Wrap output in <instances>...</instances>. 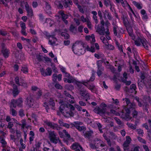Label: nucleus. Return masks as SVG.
<instances>
[{
  "label": "nucleus",
  "mask_w": 151,
  "mask_h": 151,
  "mask_svg": "<svg viewBox=\"0 0 151 151\" xmlns=\"http://www.w3.org/2000/svg\"><path fill=\"white\" fill-rule=\"evenodd\" d=\"M49 138L50 141L52 143L56 144L58 142L59 137L57 136V134L54 131H49Z\"/></svg>",
  "instance_id": "nucleus-2"
},
{
  "label": "nucleus",
  "mask_w": 151,
  "mask_h": 151,
  "mask_svg": "<svg viewBox=\"0 0 151 151\" xmlns=\"http://www.w3.org/2000/svg\"><path fill=\"white\" fill-rule=\"evenodd\" d=\"M118 28V26L116 25H114L113 27V32L114 34L117 37H119L120 35L119 33H117V29Z\"/></svg>",
  "instance_id": "nucleus-33"
},
{
  "label": "nucleus",
  "mask_w": 151,
  "mask_h": 151,
  "mask_svg": "<svg viewBox=\"0 0 151 151\" xmlns=\"http://www.w3.org/2000/svg\"><path fill=\"white\" fill-rule=\"evenodd\" d=\"M93 133V132L92 130L86 131L85 132H83V135L85 137L88 138H89L91 137Z\"/></svg>",
  "instance_id": "nucleus-17"
},
{
  "label": "nucleus",
  "mask_w": 151,
  "mask_h": 151,
  "mask_svg": "<svg viewBox=\"0 0 151 151\" xmlns=\"http://www.w3.org/2000/svg\"><path fill=\"white\" fill-rule=\"evenodd\" d=\"M36 58L37 60L39 61H41L43 60L44 58V57L41 55H37L36 56Z\"/></svg>",
  "instance_id": "nucleus-44"
},
{
  "label": "nucleus",
  "mask_w": 151,
  "mask_h": 151,
  "mask_svg": "<svg viewBox=\"0 0 151 151\" xmlns=\"http://www.w3.org/2000/svg\"><path fill=\"white\" fill-rule=\"evenodd\" d=\"M13 89L12 93L14 97H15L19 93V91L18 89L17 86L15 84H13Z\"/></svg>",
  "instance_id": "nucleus-15"
},
{
  "label": "nucleus",
  "mask_w": 151,
  "mask_h": 151,
  "mask_svg": "<svg viewBox=\"0 0 151 151\" xmlns=\"http://www.w3.org/2000/svg\"><path fill=\"white\" fill-rule=\"evenodd\" d=\"M23 102L22 99L20 98L17 100L13 99L11 100L10 103V107L13 106L14 108H16L17 106L19 107H21L22 106Z\"/></svg>",
  "instance_id": "nucleus-1"
},
{
  "label": "nucleus",
  "mask_w": 151,
  "mask_h": 151,
  "mask_svg": "<svg viewBox=\"0 0 151 151\" xmlns=\"http://www.w3.org/2000/svg\"><path fill=\"white\" fill-rule=\"evenodd\" d=\"M45 35L47 37H49V39L50 37H51L52 38L54 39H56V38L55 37H54V35H50V34L47 32H45L44 33Z\"/></svg>",
  "instance_id": "nucleus-51"
},
{
  "label": "nucleus",
  "mask_w": 151,
  "mask_h": 151,
  "mask_svg": "<svg viewBox=\"0 0 151 151\" xmlns=\"http://www.w3.org/2000/svg\"><path fill=\"white\" fill-rule=\"evenodd\" d=\"M52 73V70L50 68H47L45 70V75L50 76Z\"/></svg>",
  "instance_id": "nucleus-34"
},
{
  "label": "nucleus",
  "mask_w": 151,
  "mask_h": 151,
  "mask_svg": "<svg viewBox=\"0 0 151 151\" xmlns=\"http://www.w3.org/2000/svg\"><path fill=\"white\" fill-rule=\"evenodd\" d=\"M137 138L139 141L145 144L146 143V142L145 140L143 139L141 137H138Z\"/></svg>",
  "instance_id": "nucleus-62"
},
{
  "label": "nucleus",
  "mask_w": 151,
  "mask_h": 151,
  "mask_svg": "<svg viewBox=\"0 0 151 151\" xmlns=\"http://www.w3.org/2000/svg\"><path fill=\"white\" fill-rule=\"evenodd\" d=\"M87 87L92 91L95 88V86L93 84H88V85H87Z\"/></svg>",
  "instance_id": "nucleus-55"
},
{
  "label": "nucleus",
  "mask_w": 151,
  "mask_h": 151,
  "mask_svg": "<svg viewBox=\"0 0 151 151\" xmlns=\"http://www.w3.org/2000/svg\"><path fill=\"white\" fill-rule=\"evenodd\" d=\"M66 107L67 108H70V111H74L75 109V107L72 104H66Z\"/></svg>",
  "instance_id": "nucleus-40"
},
{
  "label": "nucleus",
  "mask_w": 151,
  "mask_h": 151,
  "mask_svg": "<svg viewBox=\"0 0 151 151\" xmlns=\"http://www.w3.org/2000/svg\"><path fill=\"white\" fill-rule=\"evenodd\" d=\"M63 0H56L55 2V4L58 9H62L63 8Z\"/></svg>",
  "instance_id": "nucleus-12"
},
{
  "label": "nucleus",
  "mask_w": 151,
  "mask_h": 151,
  "mask_svg": "<svg viewBox=\"0 0 151 151\" xmlns=\"http://www.w3.org/2000/svg\"><path fill=\"white\" fill-rule=\"evenodd\" d=\"M129 107L125 108L124 109V111L123 110L122 114H121V117L127 121L130 120L132 117L130 116V112Z\"/></svg>",
  "instance_id": "nucleus-4"
},
{
  "label": "nucleus",
  "mask_w": 151,
  "mask_h": 151,
  "mask_svg": "<svg viewBox=\"0 0 151 151\" xmlns=\"http://www.w3.org/2000/svg\"><path fill=\"white\" fill-rule=\"evenodd\" d=\"M138 134L140 136H142L144 134L143 131L140 129H138L137 130Z\"/></svg>",
  "instance_id": "nucleus-53"
},
{
  "label": "nucleus",
  "mask_w": 151,
  "mask_h": 151,
  "mask_svg": "<svg viewBox=\"0 0 151 151\" xmlns=\"http://www.w3.org/2000/svg\"><path fill=\"white\" fill-rule=\"evenodd\" d=\"M141 43L142 45L147 50H148V42L147 40L145 38H142V39L141 40Z\"/></svg>",
  "instance_id": "nucleus-14"
},
{
  "label": "nucleus",
  "mask_w": 151,
  "mask_h": 151,
  "mask_svg": "<svg viewBox=\"0 0 151 151\" xmlns=\"http://www.w3.org/2000/svg\"><path fill=\"white\" fill-rule=\"evenodd\" d=\"M15 83L16 84L18 85L19 86L21 85V84L19 82V77L18 76H17L15 77L14 80Z\"/></svg>",
  "instance_id": "nucleus-56"
},
{
  "label": "nucleus",
  "mask_w": 151,
  "mask_h": 151,
  "mask_svg": "<svg viewBox=\"0 0 151 151\" xmlns=\"http://www.w3.org/2000/svg\"><path fill=\"white\" fill-rule=\"evenodd\" d=\"M96 32L100 35H104L106 32L104 26L100 25V24L98 25L96 28Z\"/></svg>",
  "instance_id": "nucleus-9"
},
{
  "label": "nucleus",
  "mask_w": 151,
  "mask_h": 151,
  "mask_svg": "<svg viewBox=\"0 0 151 151\" xmlns=\"http://www.w3.org/2000/svg\"><path fill=\"white\" fill-rule=\"evenodd\" d=\"M10 111L12 115L14 116H16L17 115V112L16 111L13 109V106H12V107H10Z\"/></svg>",
  "instance_id": "nucleus-28"
},
{
  "label": "nucleus",
  "mask_w": 151,
  "mask_h": 151,
  "mask_svg": "<svg viewBox=\"0 0 151 151\" xmlns=\"http://www.w3.org/2000/svg\"><path fill=\"white\" fill-rule=\"evenodd\" d=\"M63 132L65 133V135L67 137V139H69L70 138V134L68 133V132L65 130H63Z\"/></svg>",
  "instance_id": "nucleus-50"
},
{
  "label": "nucleus",
  "mask_w": 151,
  "mask_h": 151,
  "mask_svg": "<svg viewBox=\"0 0 151 151\" xmlns=\"http://www.w3.org/2000/svg\"><path fill=\"white\" fill-rule=\"evenodd\" d=\"M104 4L106 6H108L109 4H111L110 1L109 0H104Z\"/></svg>",
  "instance_id": "nucleus-57"
},
{
  "label": "nucleus",
  "mask_w": 151,
  "mask_h": 151,
  "mask_svg": "<svg viewBox=\"0 0 151 151\" xmlns=\"http://www.w3.org/2000/svg\"><path fill=\"white\" fill-rule=\"evenodd\" d=\"M127 31L130 36H132L133 35V30L131 27H129L127 28Z\"/></svg>",
  "instance_id": "nucleus-38"
},
{
  "label": "nucleus",
  "mask_w": 151,
  "mask_h": 151,
  "mask_svg": "<svg viewBox=\"0 0 151 151\" xmlns=\"http://www.w3.org/2000/svg\"><path fill=\"white\" fill-rule=\"evenodd\" d=\"M21 71L25 73H28V68L25 66H24L22 67Z\"/></svg>",
  "instance_id": "nucleus-45"
},
{
  "label": "nucleus",
  "mask_w": 151,
  "mask_h": 151,
  "mask_svg": "<svg viewBox=\"0 0 151 151\" xmlns=\"http://www.w3.org/2000/svg\"><path fill=\"white\" fill-rule=\"evenodd\" d=\"M41 144V143L39 142H36L35 144L36 147H33L34 151H39L38 150L39 148L40 147Z\"/></svg>",
  "instance_id": "nucleus-25"
},
{
  "label": "nucleus",
  "mask_w": 151,
  "mask_h": 151,
  "mask_svg": "<svg viewBox=\"0 0 151 151\" xmlns=\"http://www.w3.org/2000/svg\"><path fill=\"white\" fill-rule=\"evenodd\" d=\"M78 43H79L78 42ZM84 44L83 43L79 42V43H78L77 42H76L75 43V44L73 45L72 47V49L73 51V52L74 53L76 54L77 55H79V53H78L76 52V51H75L74 50V47H76V49L78 48H79V47L80 46H82L83 47H84Z\"/></svg>",
  "instance_id": "nucleus-8"
},
{
  "label": "nucleus",
  "mask_w": 151,
  "mask_h": 151,
  "mask_svg": "<svg viewBox=\"0 0 151 151\" xmlns=\"http://www.w3.org/2000/svg\"><path fill=\"white\" fill-rule=\"evenodd\" d=\"M83 123L81 122L80 121H76L75 122H73V123H71L70 125H71V127L70 128H73V127H75L76 128V127L78 125H82L83 124Z\"/></svg>",
  "instance_id": "nucleus-22"
},
{
  "label": "nucleus",
  "mask_w": 151,
  "mask_h": 151,
  "mask_svg": "<svg viewBox=\"0 0 151 151\" xmlns=\"http://www.w3.org/2000/svg\"><path fill=\"white\" fill-rule=\"evenodd\" d=\"M1 45L2 48L1 52L3 56L6 58H8L10 53L9 50L5 47V45L4 43H2Z\"/></svg>",
  "instance_id": "nucleus-5"
},
{
  "label": "nucleus",
  "mask_w": 151,
  "mask_h": 151,
  "mask_svg": "<svg viewBox=\"0 0 151 151\" xmlns=\"http://www.w3.org/2000/svg\"><path fill=\"white\" fill-rule=\"evenodd\" d=\"M109 12L108 11L106 10L104 12H103V13L104 15V17L105 18H106V16H107Z\"/></svg>",
  "instance_id": "nucleus-63"
},
{
  "label": "nucleus",
  "mask_w": 151,
  "mask_h": 151,
  "mask_svg": "<svg viewBox=\"0 0 151 151\" xmlns=\"http://www.w3.org/2000/svg\"><path fill=\"white\" fill-rule=\"evenodd\" d=\"M65 88L66 89L69 90H71L74 88L73 86V85L69 84L65 85Z\"/></svg>",
  "instance_id": "nucleus-49"
},
{
  "label": "nucleus",
  "mask_w": 151,
  "mask_h": 151,
  "mask_svg": "<svg viewBox=\"0 0 151 151\" xmlns=\"http://www.w3.org/2000/svg\"><path fill=\"white\" fill-rule=\"evenodd\" d=\"M55 87L57 89H61L63 88L62 86L59 83H56L55 85Z\"/></svg>",
  "instance_id": "nucleus-58"
},
{
  "label": "nucleus",
  "mask_w": 151,
  "mask_h": 151,
  "mask_svg": "<svg viewBox=\"0 0 151 151\" xmlns=\"http://www.w3.org/2000/svg\"><path fill=\"white\" fill-rule=\"evenodd\" d=\"M0 142L3 145V147H4L6 146V143L2 137L0 136Z\"/></svg>",
  "instance_id": "nucleus-42"
},
{
  "label": "nucleus",
  "mask_w": 151,
  "mask_h": 151,
  "mask_svg": "<svg viewBox=\"0 0 151 151\" xmlns=\"http://www.w3.org/2000/svg\"><path fill=\"white\" fill-rule=\"evenodd\" d=\"M105 33L106 34V37L107 39L109 40H111V38L109 36L110 33L109 32V30L108 27L106 28V31L105 32Z\"/></svg>",
  "instance_id": "nucleus-35"
},
{
  "label": "nucleus",
  "mask_w": 151,
  "mask_h": 151,
  "mask_svg": "<svg viewBox=\"0 0 151 151\" xmlns=\"http://www.w3.org/2000/svg\"><path fill=\"white\" fill-rule=\"evenodd\" d=\"M66 104H64L60 105L59 107V110L61 112H63L64 109H65V107H66Z\"/></svg>",
  "instance_id": "nucleus-46"
},
{
  "label": "nucleus",
  "mask_w": 151,
  "mask_h": 151,
  "mask_svg": "<svg viewBox=\"0 0 151 151\" xmlns=\"http://www.w3.org/2000/svg\"><path fill=\"white\" fill-rule=\"evenodd\" d=\"M22 124L19 123L18 124L21 126L22 129H24L25 127H26V120L25 119H23L21 121Z\"/></svg>",
  "instance_id": "nucleus-29"
},
{
  "label": "nucleus",
  "mask_w": 151,
  "mask_h": 151,
  "mask_svg": "<svg viewBox=\"0 0 151 151\" xmlns=\"http://www.w3.org/2000/svg\"><path fill=\"white\" fill-rule=\"evenodd\" d=\"M71 148L74 150L76 149V148H81V151H85L83 149L82 147L78 143H73L71 146Z\"/></svg>",
  "instance_id": "nucleus-16"
},
{
  "label": "nucleus",
  "mask_w": 151,
  "mask_h": 151,
  "mask_svg": "<svg viewBox=\"0 0 151 151\" xmlns=\"http://www.w3.org/2000/svg\"><path fill=\"white\" fill-rule=\"evenodd\" d=\"M138 86L139 89H141L144 86L145 82L144 81L139 79L138 81Z\"/></svg>",
  "instance_id": "nucleus-24"
},
{
  "label": "nucleus",
  "mask_w": 151,
  "mask_h": 151,
  "mask_svg": "<svg viewBox=\"0 0 151 151\" xmlns=\"http://www.w3.org/2000/svg\"><path fill=\"white\" fill-rule=\"evenodd\" d=\"M101 40L102 41V42L106 45H108L109 43L107 40L103 36H101L100 37Z\"/></svg>",
  "instance_id": "nucleus-32"
},
{
  "label": "nucleus",
  "mask_w": 151,
  "mask_h": 151,
  "mask_svg": "<svg viewBox=\"0 0 151 151\" xmlns=\"http://www.w3.org/2000/svg\"><path fill=\"white\" fill-rule=\"evenodd\" d=\"M59 14L61 16L62 19H67L68 17V16L67 14H65L64 12V11H61L59 12Z\"/></svg>",
  "instance_id": "nucleus-21"
},
{
  "label": "nucleus",
  "mask_w": 151,
  "mask_h": 151,
  "mask_svg": "<svg viewBox=\"0 0 151 151\" xmlns=\"http://www.w3.org/2000/svg\"><path fill=\"white\" fill-rule=\"evenodd\" d=\"M135 107H129L130 113L132 112V116L134 118H137L138 115V112L135 109Z\"/></svg>",
  "instance_id": "nucleus-13"
},
{
  "label": "nucleus",
  "mask_w": 151,
  "mask_h": 151,
  "mask_svg": "<svg viewBox=\"0 0 151 151\" xmlns=\"http://www.w3.org/2000/svg\"><path fill=\"white\" fill-rule=\"evenodd\" d=\"M57 40V39H54L52 38V40H51L50 39H49V41L50 42V43L51 45H53L55 43V41Z\"/></svg>",
  "instance_id": "nucleus-54"
},
{
  "label": "nucleus",
  "mask_w": 151,
  "mask_h": 151,
  "mask_svg": "<svg viewBox=\"0 0 151 151\" xmlns=\"http://www.w3.org/2000/svg\"><path fill=\"white\" fill-rule=\"evenodd\" d=\"M45 5L46 6L45 10L47 12H49L51 10V7L50 5L47 2H45Z\"/></svg>",
  "instance_id": "nucleus-26"
},
{
  "label": "nucleus",
  "mask_w": 151,
  "mask_h": 151,
  "mask_svg": "<svg viewBox=\"0 0 151 151\" xmlns=\"http://www.w3.org/2000/svg\"><path fill=\"white\" fill-rule=\"evenodd\" d=\"M44 123L47 125L50 128H52L54 129H57V130H59L60 127H59L58 125L56 123L52 122H51L48 121H45Z\"/></svg>",
  "instance_id": "nucleus-6"
},
{
  "label": "nucleus",
  "mask_w": 151,
  "mask_h": 151,
  "mask_svg": "<svg viewBox=\"0 0 151 151\" xmlns=\"http://www.w3.org/2000/svg\"><path fill=\"white\" fill-rule=\"evenodd\" d=\"M80 125H78L76 127V129H77L79 131H85L86 129V127L83 126H80Z\"/></svg>",
  "instance_id": "nucleus-27"
},
{
  "label": "nucleus",
  "mask_w": 151,
  "mask_h": 151,
  "mask_svg": "<svg viewBox=\"0 0 151 151\" xmlns=\"http://www.w3.org/2000/svg\"><path fill=\"white\" fill-rule=\"evenodd\" d=\"M104 70V68L98 69L96 73H97L98 76L99 77H100V76L102 74V73H103L102 71Z\"/></svg>",
  "instance_id": "nucleus-41"
},
{
  "label": "nucleus",
  "mask_w": 151,
  "mask_h": 151,
  "mask_svg": "<svg viewBox=\"0 0 151 151\" xmlns=\"http://www.w3.org/2000/svg\"><path fill=\"white\" fill-rule=\"evenodd\" d=\"M19 115L21 117H23L25 115L24 113V110L22 109H21L19 111Z\"/></svg>",
  "instance_id": "nucleus-52"
},
{
  "label": "nucleus",
  "mask_w": 151,
  "mask_h": 151,
  "mask_svg": "<svg viewBox=\"0 0 151 151\" xmlns=\"http://www.w3.org/2000/svg\"><path fill=\"white\" fill-rule=\"evenodd\" d=\"M25 7L27 13V16L31 18L33 16V13L32 8L29 6L27 2H26Z\"/></svg>",
  "instance_id": "nucleus-7"
},
{
  "label": "nucleus",
  "mask_w": 151,
  "mask_h": 151,
  "mask_svg": "<svg viewBox=\"0 0 151 151\" xmlns=\"http://www.w3.org/2000/svg\"><path fill=\"white\" fill-rule=\"evenodd\" d=\"M127 125L129 128L133 129H135L137 127L135 125H134L133 124L129 122L127 123Z\"/></svg>",
  "instance_id": "nucleus-37"
},
{
  "label": "nucleus",
  "mask_w": 151,
  "mask_h": 151,
  "mask_svg": "<svg viewBox=\"0 0 151 151\" xmlns=\"http://www.w3.org/2000/svg\"><path fill=\"white\" fill-rule=\"evenodd\" d=\"M77 5V7L79 9V11L82 13H84V12L83 9L82 8L81 6L78 4V3L76 4Z\"/></svg>",
  "instance_id": "nucleus-47"
},
{
  "label": "nucleus",
  "mask_w": 151,
  "mask_h": 151,
  "mask_svg": "<svg viewBox=\"0 0 151 151\" xmlns=\"http://www.w3.org/2000/svg\"><path fill=\"white\" fill-rule=\"evenodd\" d=\"M126 89H127V91L128 92L132 93L133 92L135 91L136 88L135 85L134 84H132L130 86V88H129L127 87H126Z\"/></svg>",
  "instance_id": "nucleus-18"
},
{
  "label": "nucleus",
  "mask_w": 151,
  "mask_h": 151,
  "mask_svg": "<svg viewBox=\"0 0 151 151\" xmlns=\"http://www.w3.org/2000/svg\"><path fill=\"white\" fill-rule=\"evenodd\" d=\"M75 30V27L72 24H71L70 26L69 30L71 32H74Z\"/></svg>",
  "instance_id": "nucleus-61"
},
{
  "label": "nucleus",
  "mask_w": 151,
  "mask_h": 151,
  "mask_svg": "<svg viewBox=\"0 0 151 151\" xmlns=\"http://www.w3.org/2000/svg\"><path fill=\"white\" fill-rule=\"evenodd\" d=\"M114 119L115 120L116 122L119 125H121L122 124V123L120 120L117 117H115L114 118Z\"/></svg>",
  "instance_id": "nucleus-59"
},
{
  "label": "nucleus",
  "mask_w": 151,
  "mask_h": 151,
  "mask_svg": "<svg viewBox=\"0 0 151 151\" xmlns=\"http://www.w3.org/2000/svg\"><path fill=\"white\" fill-rule=\"evenodd\" d=\"M86 39L87 40H91V42L92 44L93 43L96 41L95 39L94 35L93 34H92L91 36H86Z\"/></svg>",
  "instance_id": "nucleus-19"
},
{
  "label": "nucleus",
  "mask_w": 151,
  "mask_h": 151,
  "mask_svg": "<svg viewBox=\"0 0 151 151\" xmlns=\"http://www.w3.org/2000/svg\"><path fill=\"white\" fill-rule=\"evenodd\" d=\"M106 108L104 107H96L93 110L94 112L101 116L106 114L107 116L110 115V112L106 111Z\"/></svg>",
  "instance_id": "nucleus-3"
},
{
  "label": "nucleus",
  "mask_w": 151,
  "mask_h": 151,
  "mask_svg": "<svg viewBox=\"0 0 151 151\" xmlns=\"http://www.w3.org/2000/svg\"><path fill=\"white\" fill-rule=\"evenodd\" d=\"M48 103L49 105L54 107L55 106L54 100L52 98H50L49 101Z\"/></svg>",
  "instance_id": "nucleus-39"
},
{
  "label": "nucleus",
  "mask_w": 151,
  "mask_h": 151,
  "mask_svg": "<svg viewBox=\"0 0 151 151\" xmlns=\"http://www.w3.org/2000/svg\"><path fill=\"white\" fill-rule=\"evenodd\" d=\"M123 100L125 101L126 104H127V107L126 108L128 107H135L136 105L134 103H131L129 99L128 98L123 99Z\"/></svg>",
  "instance_id": "nucleus-11"
},
{
  "label": "nucleus",
  "mask_w": 151,
  "mask_h": 151,
  "mask_svg": "<svg viewBox=\"0 0 151 151\" xmlns=\"http://www.w3.org/2000/svg\"><path fill=\"white\" fill-rule=\"evenodd\" d=\"M149 105L146 102H145L142 106V108L144 111L146 112L147 113H149L148 108H149Z\"/></svg>",
  "instance_id": "nucleus-23"
},
{
  "label": "nucleus",
  "mask_w": 151,
  "mask_h": 151,
  "mask_svg": "<svg viewBox=\"0 0 151 151\" xmlns=\"http://www.w3.org/2000/svg\"><path fill=\"white\" fill-rule=\"evenodd\" d=\"M14 124L12 122H9L8 123V125L7 127L8 128L11 129L13 126Z\"/></svg>",
  "instance_id": "nucleus-64"
},
{
  "label": "nucleus",
  "mask_w": 151,
  "mask_h": 151,
  "mask_svg": "<svg viewBox=\"0 0 151 151\" xmlns=\"http://www.w3.org/2000/svg\"><path fill=\"white\" fill-rule=\"evenodd\" d=\"M133 4L136 6L138 9H141L142 8V6H141L139 3L135 1L132 2Z\"/></svg>",
  "instance_id": "nucleus-30"
},
{
  "label": "nucleus",
  "mask_w": 151,
  "mask_h": 151,
  "mask_svg": "<svg viewBox=\"0 0 151 151\" xmlns=\"http://www.w3.org/2000/svg\"><path fill=\"white\" fill-rule=\"evenodd\" d=\"M104 62V60H100L97 61L96 64L98 69L104 68V67L102 66V64Z\"/></svg>",
  "instance_id": "nucleus-20"
},
{
  "label": "nucleus",
  "mask_w": 151,
  "mask_h": 151,
  "mask_svg": "<svg viewBox=\"0 0 151 151\" xmlns=\"http://www.w3.org/2000/svg\"><path fill=\"white\" fill-rule=\"evenodd\" d=\"M142 39V38H141L139 37H138L137 40H135L134 43L135 45L137 46H139L141 45V40Z\"/></svg>",
  "instance_id": "nucleus-31"
},
{
  "label": "nucleus",
  "mask_w": 151,
  "mask_h": 151,
  "mask_svg": "<svg viewBox=\"0 0 151 151\" xmlns=\"http://www.w3.org/2000/svg\"><path fill=\"white\" fill-rule=\"evenodd\" d=\"M64 94L66 96L71 98V99H74V98L73 96L70 95L66 91H65L64 92Z\"/></svg>",
  "instance_id": "nucleus-43"
},
{
  "label": "nucleus",
  "mask_w": 151,
  "mask_h": 151,
  "mask_svg": "<svg viewBox=\"0 0 151 151\" xmlns=\"http://www.w3.org/2000/svg\"><path fill=\"white\" fill-rule=\"evenodd\" d=\"M63 4L65 8L68 7L69 9H70V8L69 5L68 4V3L66 0L63 1Z\"/></svg>",
  "instance_id": "nucleus-48"
},
{
  "label": "nucleus",
  "mask_w": 151,
  "mask_h": 151,
  "mask_svg": "<svg viewBox=\"0 0 151 151\" xmlns=\"http://www.w3.org/2000/svg\"><path fill=\"white\" fill-rule=\"evenodd\" d=\"M126 140L124 142L130 144L131 141V139L130 137L129 136H127L126 137Z\"/></svg>",
  "instance_id": "nucleus-60"
},
{
  "label": "nucleus",
  "mask_w": 151,
  "mask_h": 151,
  "mask_svg": "<svg viewBox=\"0 0 151 151\" xmlns=\"http://www.w3.org/2000/svg\"><path fill=\"white\" fill-rule=\"evenodd\" d=\"M25 102L27 104L29 107H31L33 106L34 101L33 98L29 95L27 98Z\"/></svg>",
  "instance_id": "nucleus-10"
},
{
  "label": "nucleus",
  "mask_w": 151,
  "mask_h": 151,
  "mask_svg": "<svg viewBox=\"0 0 151 151\" xmlns=\"http://www.w3.org/2000/svg\"><path fill=\"white\" fill-rule=\"evenodd\" d=\"M61 35L65 39H67L69 37V35L67 33L64 32H63L61 33Z\"/></svg>",
  "instance_id": "nucleus-36"
}]
</instances>
